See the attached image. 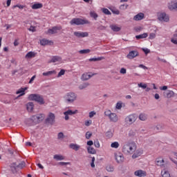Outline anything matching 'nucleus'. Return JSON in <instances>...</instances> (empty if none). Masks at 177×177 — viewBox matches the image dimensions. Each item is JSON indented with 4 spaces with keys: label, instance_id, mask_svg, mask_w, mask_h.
Wrapping results in <instances>:
<instances>
[{
    "label": "nucleus",
    "instance_id": "nucleus-1",
    "mask_svg": "<svg viewBox=\"0 0 177 177\" xmlns=\"http://www.w3.org/2000/svg\"><path fill=\"white\" fill-rule=\"evenodd\" d=\"M136 151V144L130 142L124 144L122 147V152L124 154H133Z\"/></svg>",
    "mask_w": 177,
    "mask_h": 177
},
{
    "label": "nucleus",
    "instance_id": "nucleus-2",
    "mask_svg": "<svg viewBox=\"0 0 177 177\" xmlns=\"http://www.w3.org/2000/svg\"><path fill=\"white\" fill-rule=\"evenodd\" d=\"M104 114L105 117H108L111 122H118V115H117V113H112L110 110H106Z\"/></svg>",
    "mask_w": 177,
    "mask_h": 177
},
{
    "label": "nucleus",
    "instance_id": "nucleus-3",
    "mask_svg": "<svg viewBox=\"0 0 177 177\" xmlns=\"http://www.w3.org/2000/svg\"><path fill=\"white\" fill-rule=\"evenodd\" d=\"M70 24L71 26H83L84 24H89V21L81 18H73L70 21Z\"/></svg>",
    "mask_w": 177,
    "mask_h": 177
},
{
    "label": "nucleus",
    "instance_id": "nucleus-4",
    "mask_svg": "<svg viewBox=\"0 0 177 177\" xmlns=\"http://www.w3.org/2000/svg\"><path fill=\"white\" fill-rule=\"evenodd\" d=\"M28 100L37 102V103H39V104H45V101H44V97H42V95H40L38 94L29 95Z\"/></svg>",
    "mask_w": 177,
    "mask_h": 177
},
{
    "label": "nucleus",
    "instance_id": "nucleus-5",
    "mask_svg": "<svg viewBox=\"0 0 177 177\" xmlns=\"http://www.w3.org/2000/svg\"><path fill=\"white\" fill-rule=\"evenodd\" d=\"M64 99L67 103H73L77 100V95L75 93L69 92L64 96Z\"/></svg>",
    "mask_w": 177,
    "mask_h": 177
},
{
    "label": "nucleus",
    "instance_id": "nucleus-6",
    "mask_svg": "<svg viewBox=\"0 0 177 177\" xmlns=\"http://www.w3.org/2000/svg\"><path fill=\"white\" fill-rule=\"evenodd\" d=\"M138 117L135 114H131L129 115L126 118H125V122L126 124H129V125H132L135 121H136Z\"/></svg>",
    "mask_w": 177,
    "mask_h": 177
},
{
    "label": "nucleus",
    "instance_id": "nucleus-7",
    "mask_svg": "<svg viewBox=\"0 0 177 177\" xmlns=\"http://www.w3.org/2000/svg\"><path fill=\"white\" fill-rule=\"evenodd\" d=\"M55 118H56V116L55 115V113L50 112L47 116V118L46 119V124H50V125H53V124H55Z\"/></svg>",
    "mask_w": 177,
    "mask_h": 177
},
{
    "label": "nucleus",
    "instance_id": "nucleus-8",
    "mask_svg": "<svg viewBox=\"0 0 177 177\" xmlns=\"http://www.w3.org/2000/svg\"><path fill=\"white\" fill-rule=\"evenodd\" d=\"M75 37L77 38H85L86 37H89V33L88 32H81V31H76L74 32Z\"/></svg>",
    "mask_w": 177,
    "mask_h": 177
},
{
    "label": "nucleus",
    "instance_id": "nucleus-9",
    "mask_svg": "<svg viewBox=\"0 0 177 177\" xmlns=\"http://www.w3.org/2000/svg\"><path fill=\"white\" fill-rule=\"evenodd\" d=\"M168 9H169L171 12H177V0L169 3Z\"/></svg>",
    "mask_w": 177,
    "mask_h": 177
},
{
    "label": "nucleus",
    "instance_id": "nucleus-10",
    "mask_svg": "<svg viewBox=\"0 0 177 177\" xmlns=\"http://www.w3.org/2000/svg\"><path fill=\"white\" fill-rule=\"evenodd\" d=\"M158 20H160V21H165L167 23L169 21V16L165 12L160 13L158 15Z\"/></svg>",
    "mask_w": 177,
    "mask_h": 177
},
{
    "label": "nucleus",
    "instance_id": "nucleus-11",
    "mask_svg": "<svg viewBox=\"0 0 177 177\" xmlns=\"http://www.w3.org/2000/svg\"><path fill=\"white\" fill-rule=\"evenodd\" d=\"M115 158L118 164H122L124 162V155L121 153H115Z\"/></svg>",
    "mask_w": 177,
    "mask_h": 177
},
{
    "label": "nucleus",
    "instance_id": "nucleus-12",
    "mask_svg": "<svg viewBox=\"0 0 177 177\" xmlns=\"http://www.w3.org/2000/svg\"><path fill=\"white\" fill-rule=\"evenodd\" d=\"M62 30V26H55L51 29H49L47 32V34L52 35L53 34H57V31Z\"/></svg>",
    "mask_w": 177,
    "mask_h": 177
},
{
    "label": "nucleus",
    "instance_id": "nucleus-13",
    "mask_svg": "<svg viewBox=\"0 0 177 177\" xmlns=\"http://www.w3.org/2000/svg\"><path fill=\"white\" fill-rule=\"evenodd\" d=\"M134 175L135 176L145 177V176H147V172H146V171L145 170L139 169V170H136L134 172Z\"/></svg>",
    "mask_w": 177,
    "mask_h": 177
},
{
    "label": "nucleus",
    "instance_id": "nucleus-14",
    "mask_svg": "<svg viewBox=\"0 0 177 177\" xmlns=\"http://www.w3.org/2000/svg\"><path fill=\"white\" fill-rule=\"evenodd\" d=\"M156 164L158 167H161V168H165V161L162 158H158L156 160Z\"/></svg>",
    "mask_w": 177,
    "mask_h": 177
},
{
    "label": "nucleus",
    "instance_id": "nucleus-15",
    "mask_svg": "<svg viewBox=\"0 0 177 177\" xmlns=\"http://www.w3.org/2000/svg\"><path fill=\"white\" fill-rule=\"evenodd\" d=\"M139 55L138 50H131L127 55V59H135L137 56Z\"/></svg>",
    "mask_w": 177,
    "mask_h": 177
},
{
    "label": "nucleus",
    "instance_id": "nucleus-16",
    "mask_svg": "<svg viewBox=\"0 0 177 177\" xmlns=\"http://www.w3.org/2000/svg\"><path fill=\"white\" fill-rule=\"evenodd\" d=\"M77 113V111H73L71 110H68L65 112H64V114L65 115V120L66 121H68V120H70V118L68 117V115H73V114H76Z\"/></svg>",
    "mask_w": 177,
    "mask_h": 177
},
{
    "label": "nucleus",
    "instance_id": "nucleus-17",
    "mask_svg": "<svg viewBox=\"0 0 177 177\" xmlns=\"http://www.w3.org/2000/svg\"><path fill=\"white\" fill-rule=\"evenodd\" d=\"M93 75H96V73H93V74H91V73H84L82 75V80L83 81H86V80H89L90 78H91V77H93Z\"/></svg>",
    "mask_w": 177,
    "mask_h": 177
},
{
    "label": "nucleus",
    "instance_id": "nucleus-18",
    "mask_svg": "<svg viewBox=\"0 0 177 177\" xmlns=\"http://www.w3.org/2000/svg\"><path fill=\"white\" fill-rule=\"evenodd\" d=\"M142 154H143L142 149H138L133 153L132 158H138V157H140V156Z\"/></svg>",
    "mask_w": 177,
    "mask_h": 177
},
{
    "label": "nucleus",
    "instance_id": "nucleus-19",
    "mask_svg": "<svg viewBox=\"0 0 177 177\" xmlns=\"http://www.w3.org/2000/svg\"><path fill=\"white\" fill-rule=\"evenodd\" d=\"M143 19H145V14H143V12H140L133 17V20L136 21L143 20Z\"/></svg>",
    "mask_w": 177,
    "mask_h": 177
},
{
    "label": "nucleus",
    "instance_id": "nucleus-20",
    "mask_svg": "<svg viewBox=\"0 0 177 177\" xmlns=\"http://www.w3.org/2000/svg\"><path fill=\"white\" fill-rule=\"evenodd\" d=\"M174 94H175V93H174V91H165L163 93V96H164V97H167V99H171V97H173Z\"/></svg>",
    "mask_w": 177,
    "mask_h": 177
},
{
    "label": "nucleus",
    "instance_id": "nucleus-21",
    "mask_svg": "<svg viewBox=\"0 0 177 177\" xmlns=\"http://www.w3.org/2000/svg\"><path fill=\"white\" fill-rule=\"evenodd\" d=\"M50 62L51 63H55L56 64H59L62 63V57L59 56H54L52 57Z\"/></svg>",
    "mask_w": 177,
    "mask_h": 177
},
{
    "label": "nucleus",
    "instance_id": "nucleus-22",
    "mask_svg": "<svg viewBox=\"0 0 177 177\" xmlns=\"http://www.w3.org/2000/svg\"><path fill=\"white\" fill-rule=\"evenodd\" d=\"M110 28L112 31H114L115 32H118V31H121V27L117 25H111Z\"/></svg>",
    "mask_w": 177,
    "mask_h": 177
},
{
    "label": "nucleus",
    "instance_id": "nucleus-23",
    "mask_svg": "<svg viewBox=\"0 0 177 177\" xmlns=\"http://www.w3.org/2000/svg\"><path fill=\"white\" fill-rule=\"evenodd\" d=\"M69 147L72 149V150H75V151H78L81 147L77 144L71 143L69 145Z\"/></svg>",
    "mask_w": 177,
    "mask_h": 177
},
{
    "label": "nucleus",
    "instance_id": "nucleus-24",
    "mask_svg": "<svg viewBox=\"0 0 177 177\" xmlns=\"http://www.w3.org/2000/svg\"><path fill=\"white\" fill-rule=\"evenodd\" d=\"M26 91H27V87L19 88L17 92V95L20 94L19 96H24L26 95Z\"/></svg>",
    "mask_w": 177,
    "mask_h": 177
},
{
    "label": "nucleus",
    "instance_id": "nucleus-25",
    "mask_svg": "<svg viewBox=\"0 0 177 177\" xmlns=\"http://www.w3.org/2000/svg\"><path fill=\"white\" fill-rule=\"evenodd\" d=\"M37 55V53L32 51H30L29 53H28L26 55V59H32V57H35V56Z\"/></svg>",
    "mask_w": 177,
    "mask_h": 177
},
{
    "label": "nucleus",
    "instance_id": "nucleus-26",
    "mask_svg": "<svg viewBox=\"0 0 177 177\" xmlns=\"http://www.w3.org/2000/svg\"><path fill=\"white\" fill-rule=\"evenodd\" d=\"M101 60H104V57L90 58L88 62H100Z\"/></svg>",
    "mask_w": 177,
    "mask_h": 177
},
{
    "label": "nucleus",
    "instance_id": "nucleus-27",
    "mask_svg": "<svg viewBox=\"0 0 177 177\" xmlns=\"http://www.w3.org/2000/svg\"><path fill=\"white\" fill-rule=\"evenodd\" d=\"M43 6L44 5H42V3H37L32 6V9H34V10L41 9V8H42Z\"/></svg>",
    "mask_w": 177,
    "mask_h": 177
},
{
    "label": "nucleus",
    "instance_id": "nucleus-28",
    "mask_svg": "<svg viewBox=\"0 0 177 177\" xmlns=\"http://www.w3.org/2000/svg\"><path fill=\"white\" fill-rule=\"evenodd\" d=\"M32 118H37V122H39V121H42L44 120V114L33 115Z\"/></svg>",
    "mask_w": 177,
    "mask_h": 177
},
{
    "label": "nucleus",
    "instance_id": "nucleus-29",
    "mask_svg": "<svg viewBox=\"0 0 177 177\" xmlns=\"http://www.w3.org/2000/svg\"><path fill=\"white\" fill-rule=\"evenodd\" d=\"M87 151L88 154H96V149L92 147H88Z\"/></svg>",
    "mask_w": 177,
    "mask_h": 177
},
{
    "label": "nucleus",
    "instance_id": "nucleus-30",
    "mask_svg": "<svg viewBox=\"0 0 177 177\" xmlns=\"http://www.w3.org/2000/svg\"><path fill=\"white\" fill-rule=\"evenodd\" d=\"M28 111H32L34 110V103L28 102L26 105Z\"/></svg>",
    "mask_w": 177,
    "mask_h": 177
},
{
    "label": "nucleus",
    "instance_id": "nucleus-31",
    "mask_svg": "<svg viewBox=\"0 0 177 177\" xmlns=\"http://www.w3.org/2000/svg\"><path fill=\"white\" fill-rule=\"evenodd\" d=\"M147 37H149L147 33H143L139 35H136V39H143L144 38H147Z\"/></svg>",
    "mask_w": 177,
    "mask_h": 177
},
{
    "label": "nucleus",
    "instance_id": "nucleus-32",
    "mask_svg": "<svg viewBox=\"0 0 177 177\" xmlns=\"http://www.w3.org/2000/svg\"><path fill=\"white\" fill-rule=\"evenodd\" d=\"M54 160H56L57 161H62L64 160V156L62 155H55L53 156Z\"/></svg>",
    "mask_w": 177,
    "mask_h": 177
},
{
    "label": "nucleus",
    "instance_id": "nucleus-33",
    "mask_svg": "<svg viewBox=\"0 0 177 177\" xmlns=\"http://www.w3.org/2000/svg\"><path fill=\"white\" fill-rule=\"evenodd\" d=\"M50 42V41H49V40L43 39L40 40V45H41L42 46H45V45H49Z\"/></svg>",
    "mask_w": 177,
    "mask_h": 177
},
{
    "label": "nucleus",
    "instance_id": "nucleus-34",
    "mask_svg": "<svg viewBox=\"0 0 177 177\" xmlns=\"http://www.w3.org/2000/svg\"><path fill=\"white\" fill-rule=\"evenodd\" d=\"M53 74H56V71H48V72L43 73V75L44 77H48V76L52 75Z\"/></svg>",
    "mask_w": 177,
    "mask_h": 177
},
{
    "label": "nucleus",
    "instance_id": "nucleus-35",
    "mask_svg": "<svg viewBox=\"0 0 177 177\" xmlns=\"http://www.w3.org/2000/svg\"><path fill=\"white\" fill-rule=\"evenodd\" d=\"M10 168H11V171L12 172H16V171H17V169H18L17 165L15 162L11 164Z\"/></svg>",
    "mask_w": 177,
    "mask_h": 177
},
{
    "label": "nucleus",
    "instance_id": "nucleus-36",
    "mask_svg": "<svg viewBox=\"0 0 177 177\" xmlns=\"http://www.w3.org/2000/svg\"><path fill=\"white\" fill-rule=\"evenodd\" d=\"M106 170L107 171V172H113L114 171V166L108 165L106 167Z\"/></svg>",
    "mask_w": 177,
    "mask_h": 177
},
{
    "label": "nucleus",
    "instance_id": "nucleus-37",
    "mask_svg": "<svg viewBox=\"0 0 177 177\" xmlns=\"http://www.w3.org/2000/svg\"><path fill=\"white\" fill-rule=\"evenodd\" d=\"M139 119H140L141 121H146V120H147V114H145V113H141V114H140V115H139Z\"/></svg>",
    "mask_w": 177,
    "mask_h": 177
},
{
    "label": "nucleus",
    "instance_id": "nucleus-38",
    "mask_svg": "<svg viewBox=\"0 0 177 177\" xmlns=\"http://www.w3.org/2000/svg\"><path fill=\"white\" fill-rule=\"evenodd\" d=\"M111 147H112V149H118V147H120V143H118V142H113L111 144Z\"/></svg>",
    "mask_w": 177,
    "mask_h": 177
},
{
    "label": "nucleus",
    "instance_id": "nucleus-39",
    "mask_svg": "<svg viewBox=\"0 0 177 177\" xmlns=\"http://www.w3.org/2000/svg\"><path fill=\"white\" fill-rule=\"evenodd\" d=\"M88 86H89V83L86 82V83H84L82 84H80L79 86V88L80 89H85V88H88Z\"/></svg>",
    "mask_w": 177,
    "mask_h": 177
},
{
    "label": "nucleus",
    "instance_id": "nucleus-40",
    "mask_svg": "<svg viewBox=\"0 0 177 177\" xmlns=\"http://www.w3.org/2000/svg\"><path fill=\"white\" fill-rule=\"evenodd\" d=\"M105 136L108 139H111V137L113 136V132H111V131H106L105 133Z\"/></svg>",
    "mask_w": 177,
    "mask_h": 177
},
{
    "label": "nucleus",
    "instance_id": "nucleus-41",
    "mask_svg": "<svg viewBox=\"0 0 177 177\" xmlns=\"http://www.w3.org/2000/svg\"><path fill=\"white\" fill-rule=\"evenodd\" d=\"M91 17H93V19L97 20L98 15L96 14V12L91 11L90 12Z\"/></svg>",
    "mask_w": 177,
    "mask_h": 177
},
{
    "label": "nucleus",
    "instance_id": "nucleus-42",
    "mask_svg": "<svg viewBox=\"0 0 177 177\" xmlns=\"http://www.w3.org/2000/svg\"><path fill=\"white\" fill-rule=\"evenodd\" d=\"M91 52V50L89 49H85V50H80L79 51V53H80V55H86V53H89Z\"/></svg>",
    "mask_w": 177,
    "mask_h": 177
},
{
    "label": "nucleus",
    "instance_id": "nucleus-43",
    "mask_svg": "<svg viewBox=\"0 0 177 177\" xmlns=\"http://www.w3.org/2000/svg\"><path fill=\"white\" fill-rule=\"evenodd\" d=\"M24 167H26V162H21V163H19L18 165H17V168L18 169H23V168H24Z\"/></svg>",
    "mask_w": 177,
    "mask_h": 177
},
{
    "label": "nucleus",
    "instance_id": "nucleus-44",
    "mask_svg": "<svg viewBox=\"0 0 177 177\" xmlns=\"http://www.w3.org/2000/svg\"><path fill=\"white\" fill-rule=\"evenodd\" d=\"M156 37H157V35L156 33L151 32L149 34V39H154V38H156Z\"/></svg>",
    "mask_w": 177,
    "mask_h": 177
},
{
    "label": "nucleus",
    "instance_id": "nucleus-45",
    "mask_svg": "<svg viewBox=\"0 0 177 177\" xmlns=\"http://www.w3.org/2000/svg\"><path fill=\"white\" fill-rule=\"evenodd\" d=\"M116 109L118 110H121V109H122V103L121 102H119L116 104Z\"/></svg>",
    "mask_w": 177,
    "mask_h": 177
},
{
    "label": "nucleus",
    "instance_id": "nucleus-46",
    "mask_svg": "<svg viewBox=\"0 0 177 177\" xmlns=\"http://www.w3.org/2000/svg\"><path fill=\"white\" fill-rule=\"evenodd\" d=\"M102 12L104 13V15H111V12L107 8H102Z\"/></svg>",
    "mask_w": 177,
    "mask_h": 177
},
{
    "label": "nucleus",
    "instance_id": "nucleus-47",
    "mask_svg": "<svg viewBox=\"0 0 177 177\" xmlns=\"http://www.w3.org/2000/svg\"><path fill=\"white\" fill-rule=\"evenodd\" d=\"M138 86L139 88H142V89H146V88H147V84H143V83H139Z\"/></svg>",
    "mask_w": 177,
    "mask_h": 177
},
{
    "label": "nucleus",
    "instance_id": "nucleus-48",
    "mask_svg": "<svg viewBox=\"0 0 177 177\" xmlns=\"http://www.w3.org/2000/svg\"><path fill=\"white\" fill-rule=\"evenodd\" d=\"M65 73H66V71L64 69H62L59 71V73H58L57 77L59 78V77H62V75H64Z\"/></svg>",
    "mask_w": 177,
    "mask_h": 177
},
{
    "label": "nucleus",
    "instance_id": "nucleus-49",
    "mask_svg": "<svg viewBox=\"0 0 177 177\" xmlns=\"http://www.w3.org/2000/svg\"><path fill=\"white\" fill-rule=\"evenodd\" d=\"M94 146L95 147H97V149H99V147H100V143L99 142L98 140L94 141Z\"/></svg>",
    "mask_w": 177,
    "mask_h": 177
},
{
    "label": "nucleus",
    "instance_id": "nucleus-50",
    "mask_svg": "<svg viewBox=\"0 0 177 177\" xmlns=\"http://www.w3.org/2000/svg\"><path fill=\"white\" fill-rule=\"evenodd\" d=\"M120 9H121V10H125V9H128V4L126 5H121L120 6Z\"/></svg>",
    "mask_w": 177,
    "mask_h": 177
},
{
    "label": "nucleus",
    "instance_id": "nucleus-51",
    "mask_svg": "<svg viewBox=\"0 0 177 177\" xmlns=\"http://www.w3.org/2000/svg\"><path fill=\"white\" fill-rule=\"evenodd\" d=\"M92 136V133L89 131H87L86 133V139H91V137Z\"/></svg>",
    "mask_w": 177,
    "mask_h": 177
},
{
    "label": "nucleus",
    "instance_id": "nucleus-52",
    "mask_svg": "<svg viewBox=\"0 0 177 177\" xmlns=\"http://www.w3.org/2000/svg\"><path fill=\"white\" fill-rule=\"evenodd\" d=\"M95 157H93L91 160V168H95Z\"/></svg>",
    "mask_w": 177,
    "mask_h": 177
},
{
    "label": "nucleus",
    "instance_id": "nucleus-53",
    "mask_svg": "<svg viewBox=\"0 0 177 177\" xmlns=\"http://www.w3.org/2000/svg\"><path fill=\"white\" fill-rule=\"evenodd\" d=\"M94 115H96V112L91 111L89 113L88 117H89V118H92L94 117Z\"/></svg>",
    "mask_w": 177,
    "mask_h": 177
},
{
    "label": "nucleus",
    "instance_id": "nucleus-54",
    "mask_svg": "<svg viewBox=\"0 0 177 177\" xmlns=\"http://www.w3.org/2000/svg\"><path fill=\"white\" fill-rule=\"evenodd\" d=\"M85 125L86 127H89L91 125H92V120H87L85 122Z\"/></svg>",
    "mask_w": 177,
    "mask_h": 177
},
{
    "label": "nucleus",
    "instance_id": "nucleus-55",
    "mask_svg": "<svg viewBox=\"0 0 177 177\" xmlns=\"http://www.w3.org/2000/svg\"><path fill=\"white\" fill-rule=\"evenodd\" d=\"M120 74H127V69L125 68H122L120 71Z\"/></svg>",
    "mask_w": 177,
    "mask_h": 177
},
{
    "label": "nucleus",
    "instance_id": "nucleus-56",
    "mask_svg": "<svg viewBox=\"0 0 177 177\" xmlns=\"http://www.w3.org/2000/svg\"><path fill=\"white\" fill-rule=\"evenodd\" d=\"M29 31H31L32 32H35V26H30V28H28Z\"/></svg>",
    "mask_w": 177,
    "mask_h": 177
},
{
    "label": "nucleus",
    "instance_id": "nucleus-57",
    "mask_svg": "<svg viewBox=\"0 0 177 177\" xmlns=\"http://www.w3.org/2000/svg\"><path fill=\"white\" fill-rule=\"evenodd\" d=\"M14 8H19V9H24V6L17 4L14 6Z\"/></svg>",
    "mask_w": 177,
    "mask_h": 177
},
{
    "label": "nucleus",
    "instance_id": "nucleus-58",
    "mask_svg": "<svg viewBox=\"0 0 177 177\" xmlns=\"http://www.w3.org/2000/svg\"><path fill=\"white\" fill-rule=\"evenodd\" d=\"M167 89H168L167 86H163L160 87V91H167Z\"/></svg>",
    "mask_w": 177,
    "mask_h": 177
},
{
    "label": "nucleus",
    "instance_id": "nucleus-59",
    "mask_svg": "<svg viewBox=\"0 0 177 177\" xmlns=\"http://www.w3.org/2000/svg\"><path fill=\"white\" fill-rule=\"evenodd\" d=\"M161 128H162V127H161V125H160V124H158L156 127V128H155V131H160L161 130Z\"/></svg>",
    "mask_w": 177,
    "mask_h": 177
},
{
    "label": "nucleus",
    "instance_id": "nucleus-60",
    "mask_svg": "<svg viewBox=\"0 0 177 177\" xmlns=\"http://www.w3.org/2000/svg\"><path fill=\"white\" fill-rule=\"evenodd\" d=\"M142 50L143 52H145V55H147V53H150V50L148 48H143Z\"/></svg>",
    "mask_w": 177,
    "mask_h": 177
},
{
    "label": "nucleus",
    "instance_id": "nucleus-61",
    "mask_svg": "<svg viewBox=\"0 0 177 177\" xmlns=\"http://www.w3.org/2000/svg\"><path fill=\"white\" fill-rule=\"evenodd\" d=\"M171 42H172V44H174V45H177V39H176L172 38L171 39Z\"/></svg>",
    "mask_w": 177,
    "mask_h": 177
},
{
    "label": "nucleus",
    "instance_id": "nucleus-62",
    "mask_svg": "<svg viewBox=\"0 0 177 177\" xmlns=\"http://www.w3.org/2000/svg\"><path fill=\"white\" fill-rule=\"evenodd\" d=\"M93 141L89 140V141L87 142V145L88 146L91 147V146H93Z\"/></svg>",
    "mask_w": 177,
    "mask_h": 177
},
{
    "label": "nucleus",
    "instance_id": "nucleus-63",
    "mask_svg": "<svg viewBox=\"0 0 177 177\" xmlns=\"http://www.w3.org/2000/svg\"><path fill=\"white\" fill-rule=\"evenodd\" d=\"M35 75H33L29 81V84H32V81L35 80Z\"/></svg>",
    "mask_w": 177,
    "mask_h": 177
},
{
    "label": "nucleus",
    "instance_id": "nucleus-64",
    "mask_svg": "<svg viewBox=\"0 0 177 177\" xmlns=\"http://www.w3.org/2000/svg\"><path fill=\"white\" fill-rule=\"evenodd\" d=\"M63 136H64L63 133H58V139H62V138H63Z\"/></svg>",
    "mask_w": 177,
    "mask_h": 177
}]
</instances>
